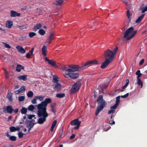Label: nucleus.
<instances>
[{"label":"nucleus","instance_id":"obj_24","mask_svg":"<svg viewBox=\"0 0 147 147\" xmlns=\"http://www.w3.org/2000/svg\"><path fill=\"white\" fill-rule=\"evenodd\" d=\"M59 81L58 78L56 76H53V82L54 83H58Z\"/></svg>","mask_w":147,"mask_h":147},{"label":"nucleus","instance_id":"obj_56","mask_svg":"<svg viewBox=\"0 0 147 147\" xmlns=\"http://www.w3.org/2000/svg\"><path fill=\"white\" fill-rule=\"evenodd\" d=\"M144 62V60L143 59H142L139 62V64L140 65H142Z\"/></svg>","mask_w":147,"mask_h":147},{"label":"nucleus","instance_id":"obj_31","mask_svg":"<svg viewBox=\"0 0 147 147\" xmlns=\"http://www.w3.org/2000/svg\"><path fill=\"white\" fill-rule=\"evenodd\" d=\"M34 107L33 105H29L28 108V109L29 111H32L34 109Z\"/></svg>","mask_w":147,"mask_h":147},{"label":"nucleus","instance_id":"obj_18","mask_svg":"<svg viewBox=\"0 0 147 147\" xmlns=\"http://www.w3.org/2000/svg\"><path fill=\"white\" fill-rule=\"evenodd\" d=\"M13 24V22L10 21H8L6 24V26L9 28H11Z\"/></svg>","mask_w":147,"mask_h":147},{"label":"nucleus","instance_id":"obj_10","mask_svg":"<svg viewBox=\"0 0 147 147\" xmlns=\"http://www.w3.org/2000/svg\"><path fill=\"white\" fill-rule=\"evenodd\" d=\"M111 61H109L108 60L105 59V60L102 63L100 67L102 69L105 68L106 67Z\"/></svg>","mask_w":147,"mask_h":147},{"label":"nucleus","instance_id":"obj_37","mask_svg":"<svg viewBox=\"0 0 147 147\" xmlns=\"http://www.w3.org/2000/svg\"><path fill=\"white\" fill-rule=\"evenodd\" d=\"M120 96H117L116 98V100L115 104H117V105H119V104L120 102Z\"/></svg>","mask_w":147,"mask_h":147},{"label":"nucleus","instance_id":"obj_50","mask_svg":"<svg viewBox=\"0 0 147 147\" xmlns=\"http://www.w3.org/2000/svg\"><path fill=\"white\" fill-rule=\"evenodd\" d=\"M57 123V121L56 120H54L52 124V126L55 127Z\"/></svg>","mask_w":147,"mask_h":147},{"label":"nucleus","instance_id":"obj_3","mask_svg":"<svg viewBox=\"0 0 147 147\" xmlns=\"http://www.w3.org/2000/svg\"><path fill=\"white\" fill-rule=\"evenodd\" d=\"M38 110L37 115L39 117H40L38 119L37 123L42 124L46 121V118L48 116V114L47 111L39 109Z\"/></svg>","mask_w":147,"mask_h":147},{"label":"nucleus","instance_id":"obj_25","mask_svg":"<svg viewBox=\"0 0 147 147\" xmlns=\"http://www.w3.org/2000/svg\"><path fill=\"white\" fill-rule=\"evenodd\" d=\"M21 113L22 114H26L27 112V109L24 107H22L21 110Z\"/></svg>","mask_w":147,"mask_h":147},{"label":"nucleus","instance_id":"obj_14","mask_svg":"<svg viewBox=\"0 0 147 147\" xmlns=\"http://www.w3.org/2000/svg\"><path fill=\"white\" fill-rule=\"evenodd\" d=\"M81 123V121H79V119H77L71 121L70 124L71 125H78L79 124H80Z\"/></svg>","mask_w":147,"mask_h":147},{"label":"nucleus","instance_id":"obj_5","mask_svg":"<svg viewBox=\"0 0 147 147\" xmlns=\"http://www.w3.org/2000/svg\"><path fill=\"white\" fill-rule=\"evenodd\" d=\"M51 100L49 98H46L44 101H42L37 106V109H39L45 111H47V105L50 103Z\"/></svg>","mask_w":147,"mask_h":147},{"label":"nucleus","instance_id":"obj_32","mask_svg":"<svg viewBox=\"0 0 147 147\" xmlns=\"http://www.w3.org/2000/svg\"><path fill=\"white\" fill-rule=\"evenodd\" d=\"M118 48L117 47H116L113 49V51H112V53L113 54V55L115 57V56L116 53L117 51H118Z\"/></svg>","mask_w":147,"mask_h":147},{"label":"nucleus","instance_id":"obj_54","mask_svg":"<svg viewBox=\"0 0 147 147\" xmlns=\"http://www.w3.org/2000/svg\"><path fill=\"white\" fill-rule=\"evenodd\" d=\"M36 98L37 99H38L40 101H42L43 100V97L42 96H36Z\"/></svg>","mask_w":147,"mask_h":147},{"label":"nucleus","instance_id":"obj_49","mask_svg":"<svg viewBox=\"0 0 147 147\" xmlns=\"http://www.w3.org/2000/svg\"><path fill=\"white\" fill-rule=\"evenodd\" d=\"M19 27H20V29L21 30H22L23 29L26 28V26L24 25L19 26Z\"/></svg>","mask_w":147,"mask_h":147},{"label":"nucleus","instance_id":"obj_1","mask_svg":"<svg viewBox=\"0 0 147 147\" xmlns=\"http://www.w3.org/2000/svg\"><path fill=\"white\" fill-rule=\"evenodd\" d=\"M98 64V62L96 60L89 61L82 64V66L79 65H69V68L74 69V71L83 70L86 68L93 65H96Z\"/></svg>","mask_w":147,"mask_h":147},{"label":"nucleus","instance_id":"obj_53","mask_svg":"<svg viewBox=\"0 0 147 147\" xmlns=\"http://www.w3.org/2000/svg\"><path fill=\"white\" fill-rule=\"evenodd\" d=\"M51 111L54 113V115H56V112L57 111L55 109V108H51Z\"/></svg>","mask_w":147,"mask_h":147},{"label":"nucleus","instance_id":"obj_57","mask_svg":"<svg viewBox=\"0 0 147 147\" xmlns=\"http://www.w3.org/2000/svg\"><path fill=\"white\" fill-rule=\"evenodd\" d=\"M115 123V121L113 120L110 121H109V123L111 125H114Z\"/></svg>","mask_w":147,"mask_h":147},{"label":"nucleus","instance_id":"obj_43","mask_svg":"<svg viewBox=\"0 0 147 147\" xmlns=\"http://www.w3.org/2000/svg\"><path fill=\"white\" fill-rule=\"evenodd\" d=\"M36 97H35L33 99L31 100V102L33 104H35L36 103V100H37Z\"/></svg>","mask_w":147,"mask_h":147},{"label":"nucleus","instance_id":"obj_19","mask_svg":"<svg viewBox=\"0 0 147 147\" xmlns=\"http://www.w3.org/2000/svg\"><path fill=\"white\" fill-rule=\"evenodd\" d=\"M24 68V66L18 64L16 67V70L17 71L20 72L21 69H23Z\"/></svg>","mask_w":147,"mask_h":147},{"label":"nucleus","instance_id":"obj_44","mask_svg":"<svg viewBox=\"0 0 147 147\" xmlns=\"http://www.w3.org/2000/svg\"><path fill=\"white\" fill-rule=\"evenodd\" d=\"M56 103L55 102L52 103L50 104L51 108H55L56 107Z\"/></svg>","mask_w":147,"mask_h":147},{"label":"nucleus","instance_id":"obj_59","mask_svg":"<svg viewBox=\"0 0 147 147\" xmlns=\"http://www.w3.org/2000/svg\"><path fill=\"white\" fill-rule=\"evenodd\" d=\"M18 109L16 108L15 109H13V111L15 113H17L18 111Z\"/></svg>","mask_w":147,"mask_h":147},{"label":"nucleus","instance_id":"obj_60","mask_svg":"<svg viewBox=\"0 0 147 147\" xmlns=\"http://www.w3.org/2000/svg\"><path fill=\"white\" fill-rule=\"evenodd\" d=\"M34 50V48L33 47L31 49V50L30 51V53L31 54H33Z\"/></svg>","mask_w":147,"mask_h":147},{"label":"nucleus","instance_id":"obj_41","mask_svg":"<svg viewBox=\"0 0 147 147\" xmlns=\"http://www.w3.org/2000/svg\"><path fill=\"white\" fill-rule=\"evenodd\" d=\"M2 43L5 45V48H8V49L11 48V47L8 44H7L6 43L4 42H3Z\"/></svg>","mask_w":147,"mask_h":147},{"label":"nucleus","instance_id":"obj_61","mask_svg":"<svg viewBox=\"0 0 147 147\" xmlns=\"http://www.w3.org/2000/svg\"><path fill=\"white\" fill-rule=\"evenodd\" d=\"M75 136V135L74 134H73L70 137V139H72L74 138Z\"/></svg>","mask_w":147,"mask_h":147},{"label":"nucleus","instance_id":"obj_42","mask_svg":"<svg viewBox=\"0 0 147 147\" xmlns=\"http://www.w3.org/2000/svg\"><path fill=\"white\" fill-rule=\"evenodd\" d=\"M142 13H144L146 11H147V6L143 7L141 8Z\"/></svg>","mask_w":147,"mask_h":147},{"label":"nucleus","instance_id":"obj_64","mask_svg":"<svg viewBox=\"0 0 147 147\" xmlns=\"http://www.w3.org/2000/svg\"><path fill=\"white\" fill-rule=\"evenodd\" d=\"M122 1L126 5H129L128 3V2H126L123 0H122Z\"/></svg>","mask_w":147,"mask_h":147},{"label":"nucleus","instance_id":"obj_13","mask_svg":"<svg viewBox=\"0 0 147 147\" xmlns=\"http://www.w3.org/2000/svg\"><path fill=\"white\" fill-rule=\"evenodd\" d=\"M10 16L11 17L20 16L21 15L20 13L17 12L13 10H11L10 11Z\"/></svg>","mask_w":147,"mask_h":147},{"label":"nucleus","instance_id":"obj_58","mask_svg":"<svg viewBox=\"0 0 147 147\" xmlns=\"http://www.w3.org/2000/svg\"><path fill=\"white\" fill-rule=\"evenodd\" d=\"M26 57L27 59L30 58V55L29 53H28L26 54Z\"/></svg>","mask_w":147,"mask_h":147},{"label":"nucleus","instance_id":"obj_39","mask_svg":"<svg viewBox=\"0 0 147 147\" xmlns=\"http://www.w3.org/2000/svg\"><path fill=\"white\" fill-rule=\"evenodd\" d=\"M25 96H21L18 97V100L20 102L23 101L25 99Z\"/></svg>","mask_w":147,"mask_h":147},{"label":"nucleus","instance_id":"obj_4","mask_svg":"<svg viewBox=\"0 0 147 147\" xmlns=\"http://www.w3.org/2000/svg\"><path fill=\"white\" fill-rule=\"evenodd\" d=\"M134 28L131 27L129 28L125 32L124 37L126 38L127 40L132 38L136 34L137 30L133 31Z\"/></svg>","mask_w":147,"mask_h":147},{"label":"nucleus","instance_id":"obj_12","mask_svg":"<svg viewBox=\"0 0 147 147\" xmlns=\"http://www.w3.org/2000/svg\"><path fill=\"white\" fill-rule=\"evenodd\" d=\"M45 60L46 61L48 62V63L49 64L51 65L53 67L55 66L56 62L55 61L53 60H49L47 57H46L45 58Z\"/></svg>","mask_w":147,"mask_h":147},{"label":"nucleus","instance_id":"obj_6","mask_svg":"<svg viewBox=\"0 0 147 147\" xmlns=\"http://www.w3.org/2000/svg\"><path fill=\"white\" fill-rule=\"evenodd\" d=\"M65 73L67 75H69V76L72 79H76L78 78L79 76L78 72H76L74 70L68 69L65 71Z\"/></svg>","mask_w":147,"mask_h":147},{"label":"nucleus","instance_id":"obj_20","mask_svg":"<svg viewBox=\"0 0 147 147\" xmlns=\"http://www.w3.org/2000/svg\"><path fill=\"white\" fill-rule=\"evenodd\" d=\"M42 27L41 24L39 23L36 24L34 27V31H36L38 29Z\"/></svg>","mask_w":147,"mask_h":147},{"label":"nucleus","instance_id":"obj_16","mask_svg":"<svg viewBox=\"0 0 147 147\" xmlns=\"http://www.w3.org/2000/svg\"><path fill=\"white\" fill-rule=\"evenodd\" d=\"M27 75L20 76L18 77V79L20 80H22L23 81H26L27 80Z\"/></svg>","mask_w":147,"mask_h":147},{"label":"nucleus","instance_id":"obj_8","mask_svg":"<svg viewBox=\"0 0 147 147\" xmlns=\"http://www.w3.org/2000/svg\"><path fill=\"white\" fill-rule=\"evenodd\" d=\"M82 84L80 81L77 82L72 86L71 89V92L73 94L77 92L79 90Z\"/></svg>","mask_w":147,"mask_h":147},{"label":"nucleus","instance_id":"obj_35","mask_svg":"<svg viewBox=\"0 0 147 147\" xmlns=\"http://www.w3.org/2000/svg\"><path fill=\"white\" fill-rule=\"evenodd\" d=\"M36 123H34V122L32 123V121H29V123L28 125L27 126V127H30V128H32L33 127L34 125Z\"/></svg>","mask_w":147,"mask_h":147},{"label":"nucleus","instance_id":"obj_38","mask_svg":"<svg viewBox=\"0 0 147 147\" xmlns=\"http://www.w3.org/2000/svg\"><path fill=\"white\" fill-rule=\"evenodd\" d=\"M136 74L138 76L137 78H139L142 75V74L140 72V70H138L136 72Z\"/></svg>","mask_w":147,"mask_h":147},{"label":"nucleus","instance_id":"obj_7","mask_svg":"<svg viewBox=\"0 0 147 147\" xmlns=\"http://www.w3.org/2000/svg\"><path fill=\"white\" fill-rule=\"evenodd\" d=\"M104 55L105 59L111 62L115 57L112 52V51L109 49H107L104 52Z\"/></svg>","mask_w":147,"mask_h":147},{"label":"nucleus","instance_id":"obj_9","mask_svg":"<svg viewBox=\"0 0 147 147\" xmlns=\"http://www.w3.org/2000/svg\"><path fill=\"white\" fill-rule=\"evenodd\" d=\"M13 109L11 106L9 105L7 106L6 109L5 107L3 108V112L5 113L7 112L8 113L11 114L13 112Z\"/></svg>","mask_w":147,"mask_h":147},{"label":"nucleus","instance_id":"obj_36","mask_svg":"<svg viewBox=\"0 0 147 147\" xmlns=\"http://www.w3.org/2000/svg\"><path fill=\"white\" fill-rule=\"evenodd\" d=\"M19 90L20 93H22L23 92L25 91V88L24 86H22L19 89Z\"/></svg>","mask_w":147,"mask_h":147},{"label":"nucleus","instance_id":"obj_29","mask_svg":"<svg viewBox=\"0 0 147 147\" xmlns=\"http://www.w3.org/2000/svg\"><path fill=\"white\" fill-rule=\"evenodd\" d=\"M137 84L139 85H140L141 86V88H142L143 86V83L142 82V81L139 78H137Z\"/></svg>","mask_w":147,"mask_h":147},{"label":"nucleus","instance_id":"obj_11","mask_svg":"<svg viewBox=\"0 0 147 147\" xmlns=\"http://www.w3.org/2000/svg\"><path fill=\"white\" fill-rule=\"evenodd\" d=\"M16 48L19 52L22 54L26 52V50L22 46L17 45L16 46Z\"/></svg>","mask_w":147,"mask_h":147},{"label":"nucleus","instance_id":"obj_34","mask_svg":"<svg viewBox=\"0 0 147 147\" xmlns=\"http://www.w3.org/2000/svg\"><path fill=\"white\" fill-rule=\"evenodd\" d=\"M9 139L11 141H15L16 140V137L14 136H11L9 137Z\"/></svg>","mask_w":147,"mask_h":147},{"label":"nucleus","instance_id":"obj_15","mask_svg":"<svg viewBox=\"0 0 147 147\" xmlns=\"http://www.w3.org/2000/svg\"><path fill=\"white\" fill-rule=\"evenodd\" d=\"M61 88V84L59 83H56L54 87V89L57 92H59Z\"/></svg>","mask_w":147,"mask_h":147},{"label":"nucleus","instance_id":"obj_52","mask_svg":"<svg viewBox=\"0 0 147 147\" xmlns=\"http://www.w3.org/2000/svg\"><path fill=\"white\" fill-rule=\"evenodd\" d=\"M35 115H29L28 116V118L29 119H32L33 117H35Z\"/></svg>","mask_w":147,"mask_h":147},{"label":"nucleus","instance_id":"obj_21","mask_svg":"<svg viewBox=\"0 0 147 147\" xmlns=\"http://www.w3.org/2000/svg\"><path fill=\"white\" fill-rule=\"evenodd\" d=\"M144 16V14H142L135 21L136 23L140 22Z\"/></svg>","mask_w":147,"mask_h":147},{"label":"nucleus","instance_id":"obj_46","mask_svg":"<svg viewBox=\"0 0 147 147\" xmlns=\"http://www.w3.org/2000/svg\"><path fill=\"white\" fill-rule=\"evenodd\" d=\"M24 134L22 133V132H19L18 133V136L19 138H21L23 137Z\"/></svg>","mask_w":147,"mask_h":147},{"label":"nucleus","instance_id":"obj_23","mask_svg":"<svg viewBox=\"0 0 147 147\" xmlns=\"http://www.w3.org/2000/svg\"><path fill=\"white\" fill-rule=\"evenodd\" d=\"M55 36L54 33L53 32H51L50 33L48 39V40H52Z\"/></svg>","mask_w":147,"mask_h":147},{"label":"nucleus","instance_id":"obj_45","mask_svg":"<svg viewBox=\"0 0 147 147\" xmlns=\"http://www.w3.org/2000/svg\"><path fill=\"white\" fill-rule=\"evenodd\" d=\"M127 80V82L123 86H122V89H125V88L127 87L129 83V80Z\"/></svg>","mask_w":147,"mask_h":147},{"label":"nucleus","instance_id":"obj_22","mask_svg":"<svg viewBox=\"0 0 147 147\" xmlns=\"http://www.w3.org/2000/svg\"><path fill=\"white\" fill-rule=\"evenodd\" d=\"M63 0H56L54 4L56 5H61L63 2Z\"/></svg>","mask_w":147,"mask_h":147},{"label":"nucleus","instance_id":"obj_40","mask_svg":"<svg viewBox=\"0 0 147 147\" xmlns=\"http://www.w3.org/2000/svg\"><path fill=\"white\" fill-rule=\"evenodd\" d=\"M10 131L11 132H13L16 131V128L13 126H11L9 128Z\"/></svg>","mask_w":147,"mask_h":147},{"label":"nucleus","instance_id":"obj_30","mask_svg":"<svg viewBox=\"0 0 147 147\" xmlns=\"http://www.w3.org/2000/svg\"><path fill=\"white\" fill-rule=\"evenodd\" d=\"M38 33L41 35H43L45 34V32L43 29H40L39 30Z\"/></svg>","mask_w":147,"mask_h":147},{"label":"nucleus","instance_id":"obj_55","mask_svg":"<svg viewBox=\"0 0 147 147\" xmlns=\"http://www.w3.org/2000/svg\"><path fill=\"white\" fill-rule=\"evenodd\" d=\"M127 16L128 18H129L130 16V11L129 10H127Z\"/></svg>","mask_w":147,"mask_h":147},{"label":"nucleus","instance_id":"obj_33","mask_svg":"<svg viewBox=\"0 0 147 147\" xmlns=\"http://www.w3.org/2000/svg\"><path fill=\"white\" fill-rule=\"evenodd\" d=\"M36 35V33L33 32H30L28 34V36L30 38H32Z\"/></svg>","mask_w":147,"mask_h":147},{"label":"nucleus","instance_id":"obj_28","mask_svg":"<svg viewBox=\"0 0 147 147\" xmlns=\"http://www.w3.org/2000/svg\"><path fill=\"white\" fill-rule=\"evenodd\" d=\"M34 94L32 91H29L27 94V95L29 98L32 97L33 96Z\"/></svg>","mask_w":147,"mask_h":147},{"label":"nucleus","instance_id":"obj_27","mask_svg":"<svg viewBox=\"0 0 147 147\" xmlns=\"http://www.w3.org/2000/svg\"><path fill=\"white\" fill-rule=\"evenodd\" d=\"M65 94L64 93L59 94L58 93L56 94V96L58 98H62L65 96Z\"/></svg>","mask_w":147,"mask_h":147},{"label":"nucleus","instance_id":"obj_26","mask_svg":"<svg viewBox=\"0 0 147 147\" xmlns=\"http://www.w3.org/2000/svg\"><path fill=\"white\" fill-rule=\"evenodd\" d=\"M7 97L8 100L11 102H12L13 99L12 97V94L11 93H8L7 95Z\"/></svg>","mask_w":147,"mask_h":147},{"label":"nucleus","instance_id":"obj_17","mask_svg":"<svg viewBox=\"0 0 147 147\" xmlns=\"http://www.w3.org/2000/svg\"><path fill=\"white\" fill-rule=\"evenodd\" d=\"M47 51V47L45 45H44L42 48V55L45 56H46L47 54L46 53V52Z\"/></svg>","mask_w":147,"mask_h":147},{"label":"nucleus","instance_id":"obj_2","mask_svg":"<svg viewBox=\"0 0 147 147\" xmlns=\"http://www.w3.org/2000/svg\"><path fill=\"white\" fill-rule=\"evenodd\" d=\"M97 102L98 106L97 107L95 112V115L97 116L98 114L106 107L107 103L103 99V96L102 95H99L97 100Z\"/></svg>","mask_w":147,"mask_h":147},{"label":"nucleus","instance_id":"obj_48","mask_svg":"<svg viewBox=\"0 0 147 147\" xmlns=\"http://www.w3.org/2000/svg\"><path fill=\"white\" fill-rule=\"evenodd\" d=\"M129 94V93H128L126 94H125L124 95H121V96H120V97H121L122 98H126L128 96Z\"/></svg>","mask_w":147,"mask_h":147},{"label":"nucleus","instance_id":"obj_62","mask_svg":"<svg viewBox=\"0 0 147 147\" xmlns=\"http://www.w3.org/2000/svg\"><path fill=\"white\" fill-rule=\"evenodd\" d=\"M14 92L16 94H20V91L19 90V89L18 90H16Z\"/></svg>","mask_w":147,"mask_h":147},{"label":"nucleus","instance_id":"obj_63","mask_svg":"<svg viewBox=\"0 0 147 147\" xmlns=\"http://www.w3.org/2000/svg\"><path fill=\"white\" fill-rule=\"evenodd\" d=\"M62 69L63 70H65V71L68 69H67V68L66 67V66H63L62 67Z\"/></svg>","mask_w":147,"mask_h":147},{"label":"nucleus","instance_id":"obj_51","mask_svg":"<svg viewBox=\"0 0 147 147\" xmlns=\"http://www.w3.org/2000/svg\"><path fill=\"white\" fill-rule=\"evenodd\" d=\"M115 110H114L111 109L108 111V114H110L112 113H114L115 112Z\"/></svg>","mask_w":147,"mask_h":147},{"label":"nucleus","instance_id":"obj_47","mask_svg":"<svg viewBox=\"0 0 147 147\" xmlns=\"http://www.w3.org/2000/svg\"><path fill=\"white\" fill-rule=\"evenodd\" d=\"M118 105L115 104L113 106H111L110 108L111 109H116Z\"/></svg>","mask_w":147,"mask_h":147}]
</instances>
